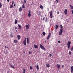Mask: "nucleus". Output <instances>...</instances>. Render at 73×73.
Listing matches in <instances>:
<instances>
[{
	"label": "nucleus",
	"instance_id": "f3484780",
	"mask_svg": "<svg viewBox=\"0 0 73 73\" xmlns=\"http://www.w3.org/2000/svg\"><path fill=\"white\" fill-rule=\"evenodd\" d=\"M19 10L20 11V12H21L22 11V9L21 7H20L19 9Z\"/></svg>",
	"mask_w": 73,
	"mask_h": 73
},
{
	"label": "nucleus",
	"instance_id": "37998d69",
	"mask_svg": "<svg viewBox=\"0 0 73 73\" xmlns=\"http://www.w3.org/2000/svg\"><path fill=\"white\" fill-rule=\"evenodd\" d=\"M57 13L58 14H60V13H59V12H58Z\"/></svg>",
	"mask_w": 73,
	"mask_h": 73
},
{
	"label": "nucleus",
	"instance_id": "8fccbe9b",
	"mask_svg": "<svg viewBox=\"0 0 73 73\" xmlns=\"http://www.w3.org/2000/svg\"><path fill=\"white\" fill-rule=\"evenodd\" d=\"M16 32H17V30H16Z\"/></svg>",
	"mask_w": 73,
	"mask_h": 73
},
{
	"label": "nucleus",
	"instance_id": "bb28decb",
	"mask_svg": "<svg viewBox=\"0 0 73 73\" xmlns=\"http://www.w3.org/2000/svg\"><path fill=\"white\" fill-rule=\"evenodd\" d=\"M48 20V18L47 17H46V20H45V22H47Z\"/></svg>",
	"mask_w": 73,
	"mask_h": 73
},
{
	"label": "nucleus",
	"instance_id": "6e6552de",
	"mask_svg": "<svg viewBox=\"0 0 73 73\" xmlns=\"http://www.w3.org/2000/svg\"><path fill=\"white\" fill-rule=\"evenodd\" d=\"M51 36V33H49V34L48 35V36L47 38V39L48 40L49 38H50V36Z\"/></svg>",
	"mask_w": 73,
	"mask_h": 73
},
{
	"label": "nucleus",
	"instance_id": "4468645a",
	"mask_svg": "<svg viewBox=\"0 0 73 73\" xmlns=\"http://www.w3.org/2000/svg\"><path fill=\"white\" fill-rule=\"evenodd\" d=\"M56 66L59 69H60V66L58 64H57L56 65Z\"/></svg>",
	"mask_w": 73,
	"mask_h": 73
},
{
	"label": "nucleus",
	"instance_id": "f8f14e48",
	"mask_svg": "<svg viewBox=\"0 0 73 73\" xmlns=\"http://www.w3.org/2000/svg\"><path fill=\"white\" fill-rule=\"evenodd\" d=\"M34 46L35 48H38V46L35 44L34 45Z\"/></svg>",
	"mask_w": 73,
	"mask_h": 73
},
{
	"label": "nucleus",
	"instance_id": "aec40b11",
	"mask_svg": "<svg viewBox=\"0 0 73 73\" xmlns=\"http://www.w3.org/2000/svg\"><path fill=\"white\" fill-rule=\"evenodd\" d=\"M18 26L19 27V29H21V26L20 25L18 24Z\"/></svg>",
	"mask_w": 73,
	"mask_h": 73
},
{
	"label": "nucleus",
	"instance_id": "49530a36",
	"mask_svg": "<svg viewBox=\"0 0 73 73\" xmlns=\"http://www.w3.org/2000/svg\"><path fill=\"white\" fill-rule=\"evenodd\" d=\"M15 29H17V27H15Z\"/></svg>",
	"mask_w": 73,
	"mask_h": 73
},
{
	"label": "nucleus",
	"instance_id": "1a4fd4ad",
	"mask_svg": "<svg viewBox=\"0 0 73 73\" xmlns=\"http://www.w3.org/2000/svg\"><path fill=\"white\" fill-rule=\"evenodd\" d=\"M9 65L10 66V67L12 68H15V67L13 66V64H9Z\"/></svg>",
	"mask_w": 73,
	"mask_h": 73
},
{
	"label": "nucleus",
	"instance_id": "f704fd0d",
	"mask_svg": "<svg viewBox=\"0 0 73 73\" xmlns=\"http://www.w3.org/2000/svg\"><path fill=\"white\" fill-rule=\"evenodd\" d=\"M10 37H13V35H10Z\"/></svg>",
	"mask_w": 73,
	"mask_h": 73
},
{
	"label": "nucleus",
	"instance_id": "cd10ccee",
	"mask_svg": "<svg viewBox=\"0 0 73 73\" xmlns=\"http://www.w3.org/2000/svg\"><path fill=\"white\" fill-rule=\"evenodd\" d=\"M42 34H43V35L45 36L46 34L45 32H43Z\"/></svg>",
	"mask_w": 73,
	"mask_h": 73
},
{
	"label": "nucleus",
	"instance_id": "9d476101",
	"mask_svg": "<svg viewBox=\"0 0 73 73\" xmlns=\"http://www.w3.org/2000/svg\"><path fill=\"white\" fill-rule=\"evenodd\" d=\"M17 37L18 38V39L19 40L21 38V37L20 35H17Z\"/></svg>",
	"mask_w": 73,
	"mask_h": 73
},
{
	"label": "nucleus",
	"instance_id": "de8ad7c7",
	"mask_svg": "<svg viewBox=\"0 0 73 73\" xmlns=\"http://www.w3.org/2000/svg\"><path fill=\"white\" fill-rule=\"evenodd\" d=\"M15 5H16L15 4H14V6H15Z\"/></svg>",
	"mask_w": 73,
	"mask_h": 73
},
{
	"label": "nucleus",
	"instance_id": "58836bf2",
	"mask_svg": "<svg viewBox=\"0 0 73 73\" xmlns=\"http://www.w3.org/2000/svg\"><path fill=\"white\" fill-rule=\"evenodd\" d=\"M58 43H60V40L58 41Z\"/></svg>",
	"mask_w": 73,
	"mask_h": 73
},
{
	"label": "nucleus",
	"instance_id": "603ef678",
	"mask_svg": "<svg viewBox=\"0 0 73 73\" xmlns=\"http://www.w3.org/2000/svg\"><path fill=\"white\" fill-rule=\"evenodd\" d=\"M35 73H36V72H35Z\"/></svg>",
	"mask_w": 73,
	"mask_h": 73
},
{
	"label": "nucleus",
	"instance_id": "20e7f679",
	"mask_svg": "<svg viewBox=\"0 0 73 73\" xmlns=\"http://www.w3.org/2000/svg\"><path fill=\"white\" fill-rule=\"evenodd\" d=\"M71 42H70L68 41L67 43V46L68 48H70V44Z\"/></svg>",
	"mask_w": 73,
	"mask_h": 73
},
{
	"label": "nucleus",
	"instance_id": "dca6fc26",
	"mask_svg": "<svg viewBox=\"0 0 73 73\" xmlns=\"http://www.w3.org/2000/svg\"><path fill=\"white\" fill-rule=\"evenodd\" d=\"M22 8L23 9L24 8V9H25V4L23 3V5L22 6Z\"/></svg>",
	"mask_w": 73,
	"mask_h": 73
},
{
	"label": "nucleus",
	"instance_id": "b1692460",
	"mask_svg": "<svg viewBox=\"0 0 73 73\" xmlns=\"http://www.w3.org/2000/svg\"><path fill=\"white\" fill-rule=\"evenodd\" d=\"M36 69L38 70L39 69V66L37 64L36 65Z\"/></svg>",
	"mask_w": 73,
	"mask_h": 73
},
{
	"label": "nucleus",
	"instance_id": "c756f323",
	"mask_svg": "<svg viewBox=\"0 0 73 73\" xmlns=\"http://www.w3.org/2000/svg\"><path fill=\"white\" fill-rule=\"evenodd\" d=\"M69 54L71 55V54H72V52L70 51L69 52Z\"/></svg>",
	"mask_w": 73,
	"mask_h": 73
},
{
	"label": "nucleus",
	"instance_id": "ea45409f",
	"mask_svg": "<svg viewBox=\"0 0 73 73\" xmlns=\"http://www.w3.org/2000/svg\"><path fill=\"white\" fill-rule=\"evenodd\" d=\"M45 18H43L42 19L43 21H44L45 20Z\"/></svg>",
	"mask_w": 73,
	"mask_h": 73
},
{
	"label": "nucleus",
	"instance_id": "864d4df0",
	"mask_svg": "<svg viewBox=\"0 0 73 73\" xmlns=\"http://www.w3.org/2000/svg\"><path fill=\"white\" fill-rule=\"evenodd\" d=\"M21 2H23V1H21Z\"/></svg>",
	"mask_w": 73,
	"mask_h": 73
},
{
	"label": "nucleus",
	"instance_id": "5701e85b",
	"mask_svg": "<svg viewBox=\"0 0 73 73\" xmlns=\"http://www.w3.org/2000/svg\"><path fill=\"white\" fill-rule=\"evenodd\" d=\"M70 7H71V9H73V6L71 5H70Z\"/></svg>",
	"mask_w": 73,
	"mask_h": 73
},
{
	"label": "nucleus",
	"instance_id": "9b49d317",
	"mask_svg": "<svg viewBox=\"0 0 73 73\" xmlns=\"http://www.w3.org/2000/svg\"><path fill=\"white\" fill-rule=\"evenodd\" d=\"M68 12V10L66 9H65L64 10V13L66 15H67V12Z\"/></svg>",
	"mask_w": 73,
	"mask_h": 73
},
{
	"label": "nucleus",
	"instance_id": "ddd939ff",
	"mask_svg": "<svg viewBox=\"0 0 73 73\" xmlns=\"http://www.w3.org/2000/svg\"><path fill=\"white\" fill-rule=\"evenodd\" d=\"M27 44H29V38H27Z\"/></svg>",
	"mask_w": 73,
	"mask_h": 73
},
{
	"label": "nucleus",
	"instance_id": "7c9ffc66",
	"mask_svg": "<svg viewBox=\"0 0 73 73\" xmlns=\"http://www.w3.org/2000/svg\"><path fill=\"white\" fill-rule=\"evenodd\" d=\"M2 4L0 3V8H1L2 7Z\"/></svg>",
	"mask_w": 73,
	"mask_h": 73
},
{
	"label": "nucleus",
	"instance_id": "3c124183",
	"mask_svg": "<svg viewBox=\"0 0 73 73\" xmlns=\"http://www.w3.org/2000/svg\"><path fill=\"white\" fill-rule=\"evenodd\" d=\"M24 53H25V52H24Z\"/></svg>",
	"mask_w": 73,
	"mask_h": 73
},
{
	"label": "nucleus",
	"instance_id": "0eeeda50",
	"mask_svg": "<svg viewBox=\"0 0 73 73\" xmlns=\"http://www.w3.org/2000/svg\"><path fill=\"white\" fill-rule=\"evenodd\" d=\"M29 13H28V16L29 17H31V11H29Z\"/></svg>",
	"mask_w": 73,
	"mask_h": 73
},
{
	"label": "nucleus",
	"instance_id": "7ed1b4c3",
	"mask_svg": "<svg viewBox=\"0 0 73 73\" xmlns=\"http://www.w3.org/2000/svg\"><path fill=\"white\" fill-rule=\"evenodd\" d=\"M40 47L42 50H45V47L44 46H42V45L41 44H40Z\"/></svg>",
	"mask_w": 73,
	"mask_h": 73
},
{
	"label": "nucleus",
	"instance_id": "4d7b16f0",
	"mask_svg": "<svg viewBox=\"0 0 73 73\" xmlns=\"http://www.w3.org/2000/svg\"><path fill=\"white\" fill-rule=\"evenodd\" d=\"M7 48H8V47H7Z\"/></svg>",
	"mask_w": 73,
	"mask_h": 73
},
{
	"label": "nucleus",
	"instance_id": "f257e3e1",
	"mask_svg": "<svg viewBox=\"0 0 73 73\" xmlns=\"http://www.w3.org/2000/svg\"><path fill=\"white\" fill-rule=\"evenodd\" d=\"M60 32L59 33V35H62V32L63 31V27H62V25H60Z\"/></svg>",
	"mask_w": 73,
	"mask_h": 73
},
{
	"label": "nucleus",
	"instance_id": "412c9836",
	"mask_svg": "<svg viewBox=\"0 0 73 73\" xmlns=\"http://www.w3.org/2000/svg\"><path fill=\"white\" fill-rule=\"evenodd\" d=\"M14 43H17V40H14Z\"/></svg>",
	"mask_w": 73,
	"mask_h": 73
},
{
	"label": "nucleus",
	"instance_id": "79ce46f5",
	"mask_svg": "<svg viewBox=\"0 0 73 73\" xmlns=\"http://www.w3.org/2000/svg\"><path fill=\"white\" fill-rule=\"evenodd\" d=\"M64 67V66L63 65H62V68H63Z\"/></svg>",
	"mask_w": 73,
	"mask_h": 73
},
{
	"label": "nucleus",
	"instance_id": "c03bdc74",
	"mask_svg": "<svg viewBox=\"0 0 73 73\" xmlns=\"http://www.w3.org/2000/svg\"><path fill=\"white\" fill-rule=\"evenodd\" d=\"M8 2H9L10 1V0H7Z\"/></svg>",
	"mask_w": 73,
	"mask_h": 73
},
{
	"label": "nucleus",
	"instance_id": "5fc2aeb1",
	"mask_svg": "<svg viewBox=\"0 0 73 73\" xmlns=\"http://www.w3.org/2000/svg\"><path fill=\"white\" fill-rule=\"evenodd\" d=\"M48 11H49V10H48Z\"/></svg>",
	"mask_w": 73,
	"mask_h": 73
},
{
	"label": "nucleus",
	"instance_id": "a878e982",
	"mask_svg": "<svg viewBox=\"0 0 73 73\" xmlns=\"http://www.w3.org/2000/svg\"><path fill=\"white\" fill-rule=\"evenodd\" d=\"M58 25H56V26H55V29H57L58 28Z\"/></svg>",
	"mask_w": 73,
	"mask_h": 73
},
{
	"label": "nucleus",
	"instance_id": "473e14b6",
	"mask_svg": "<svg viewBox=\"0 0 73 73\" xmlns=\"http://www.w3.org/2000/svg\"><path fill=\"white\" fill-rule=\"evenodd\" d=\"M13 5H11V6H10V7L11 8H12L13 7Z\"/></svg>",
	"mask_w": 73,
	"mask_h": 73
},
{
	"label": "nucleus",
	"instance_id": "09e8293b",
	"mask_svg": "<svg viewBox=\"0 0 73 73\" xmlns=\"http://www.w3.org/2000/svg\"><path fill=\"white\" fill-rule=\"evenodd\" d=\"M5 48H7V47H6V46H5Z\"/></svg>",
	"mask_w": 73,
	"mask_h": 73
},
{
	"label": "nucleus",
	"instance_id": "423d86ee",
	"mask_svg": "<svg viewBox=\"0 0 73 73\" xmlns=\"http://www.w3.org/2000/svg\"><path fill=\"white\" fill-rule=\"evenodd\" d=\"M29 26H30L29 24L28 25H25L26 28L27 29H28L29 28Z\"/></svg>",
	"mask_w": 73,
	"mask_h": 73
},
{
	"label": "nucleus",
	"instance_id": "a19ab883",
	"mask_svg": "<svg viewBox=\"0 0 73 73\" xmlns=\"http://www.w3.org/2000/svg\"><path fill=\"white\" fill-rule=\"evenodd\" d=\"M49 55H50V56H52V54H50Z\"/></svg>",
	"mask_w": 73,
	"mask_h": 73
},
{
	"label": "nucleus",
	"instance_id": "f03ea898",
	"mask_svg": "<svg viewBox=\"0 0 73 73\" xmlns=\"http://www.w3.org/2000/svg\"><path fill=\"white\" fill-rule=\"evenodd\" d=\"M23 43L24 45L25 46H26V45L27 40H26V38H25V40L23 41Z\"/></svg>",
	"mask_w": 73,
	"mask_h": 73
},
{
	"label": "nucleus",
	"instance_id": "2f4dec72",
	"mask_svg": "<svg viewBox=\"0 0 73 73\" xmlns=\"http://www.w3.org/2000/svg\"><path fill=\"white\" fill-rule=\"evenodd\" d=\"M24 3L25 4H26L27 3V1L26 0H24Z\"/></svg>",
	"mask_w": 73,
	"mask_h": 73
},
{
	"label": "nucleus",
	"instance_id": "6e6d98bb",
	"mask_svg": "<svg viewBox=\"0 0 73 73\" xmlns=\"http://www.w3.org/2000/svg\"><path fill=\"white\" fill-rule=\"evenodd\" d=\"M1 14V13H0V14Z\"/></svg>",
	"mask_w": 73,
	"mask_h": 73
},
{
	"label": "nucleus",
	"instance_id": "39448f33",
	"mask_svg": "<svg viewBox=\"0 0 73 73\" xmlns=\"http://www.w3.org/2000/svg\"><path fill=\"white\" fill-rule=\"evenodd\" d=\"M50 16L51 18H52L53 15H52V11H50Z\"/></svg>",
	"mask_w": 73,
	"mask_h": 73
},
{
	"label": "nucleus",
	"instance_id": "c85d7f7f",
	"mask_svg": "<svg viewBox=\"0 0 73 73\" xmlns=\"http://www.w3.org/2000/svg\"><path fill=\"white\" fill-rule=\"evenodd\" d=\"M70 50H71V51H73V46L71 48Z\"/></svg>",
	"mask_w": 73,
	"mask_h": 73
},
{
	"label": "nucleus",
	"instance_id": "4c0bfd02",
	"mask_svg": "<svg viewBox=\"0 0 73 73\" xmlns=\"http://www.w3.org/2000/svg\"><path fill=\"white\" fill-rule=\"evenodd\" d=\"M56 1L57 3H58V0H56Z\"/></svg>",
	"mask_w": 73,
	"mask_h": 73
},
{
	"label": "nucleus",
	"instance_id": "a18cd8bd",
	"mask_svg": "<svg viewBox=\"0 0 73 73\" xmlns=\"http://www.w3.org/2000/svg\"><path fill=\"white\" fill-rule=\"evenodd\" d=\"M39 14L40 15L41 14V12H40V11H39Z\"/></svg>",
	"mask_w": 73,
	"mask_h": 73
},
{
	"label": "nucleus",
	"instance_id": "4be33fe9",
	"mask_svg": "<svg viewBox=\"0 0 73 73\" xmlns=\"http://www.w3.org/2000/svg\"><path fill=\"white\" fill-rule=\"evenodd\" d=\"M17 20L16 19L15 20V24H17Z\"/></svg>",
	"mask_w": 73,
	"mask_h": 73
},
{
	"label": "nucleus",
	"instance_id": "72a5a7b5",
	"mask_svg": "<svg viewBox=\"0 0 73 73\" xmlns=\"http://www.w3.org/2000/svg\"><path fill=\"white\" fill-rule=\"evenodd\" d=\"M14 3V1H12V5H11L13 6Z\"/></svg>",
	"mask_w": 73,
	"mask_h": 73
},
{
	"label": "nucleus",
	"instance_id": "2eb2a0df",
	"mask_svg": "<svg viewBox=\"0 0 73 73\" xmlns=\"http://www.w3.org/2000/svg\"><path fill=\"white\" fill-rule=\"evenodd\" d=\"M71 73H73V66H72L71 68Z\"/></svg>",
	"mask_w": 73,
	"mask_h": 73
},
{
	"label": "nucleus",
	"instance_id": "e433bc0d",
	"mask_svg": "<svg viewBox=\"0 0 73 73\" xmlns=\"http://www.w3.org/2000/svg\"><path fill=\"white\" fill-rule=\"evenodd\" d=\"M32 68H33V67L32 66H30V69H32Z\"/></svg>",
	"mask_w": 73,
	"mask_h": 73
},
{
	"label": "nucleus",
	"instance_id": "c9c22d12",
	"mask_svg": "<svg viewBox=\"0 0 73 73\" xmlns=\"http://www.w3.org/2000/svg\"><path fill=\"white\" fill-rule=\"evenodd\" d=\"M29 54H32V52L31 51H30L29 52Z\"/></svg>",
	"mask_w": 73,
	"mask_h": 73
},
{
	"label": "nucleus",
	"instance_id": "393cba45",
	"mask_svg": "<svg viewBox=\"0 0 73 73\" xmlns=\"http://www.w3.org/2000/svg\"><path fill=\"white\" fill-rule=\"evenodd\" d=\"M23 73H25V68H23Z\"/></svg>",
	"mask_w": 73,
	"mask_h": 73
},
{
	"label": "nucleus",
	"instance_id": "a211bd4d",
	"mask_svg": "<svg viewBox=\"0 0 73 73\" xmlns=\"http://www.w3.org/2000/svg\"><path fill=\"white\" fill-rule=\"evenodd\" d=\"M46 67L49 68L50 67V65L48 64H46Z\"/></svg>",
	"mask_w": 73,
	"mask_h": 73
},
{
	"label": "nucleus",
	"instance_id": "6ab92c4d",
	"mask_svg": "<svg viewBox=\"0 0 73 73\" xmlns=\"http://www.w3.org/2000/svg\"><path fill=\"white\" fill-rule=\"evenodd\" d=\"M40 9H43L44 8V7L42 5H40Z\"/></svg>",
	"mask_w": 73,
	"mask_h": 73
}]
</instances>
